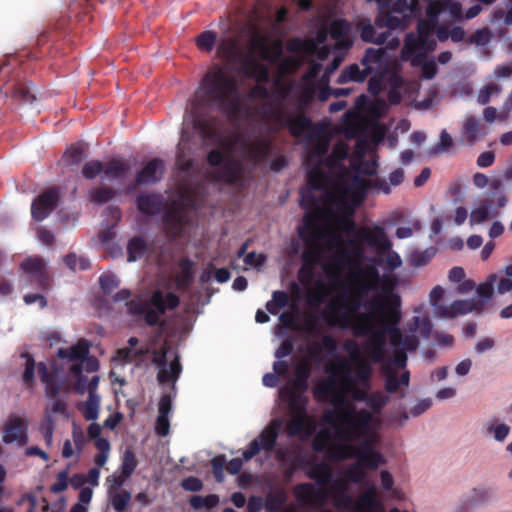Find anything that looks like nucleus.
Wrapping results in <instances>:
<instances>
[{"instance_id": "obj_1", "label": "nucleus", "mask_w": 512, "mask_h": 512, "mask_svg": "<svg viewBox=\"0 0 512 512\" xmlns=\"http://www.w3.org/2000/svg\"><path fill=\"white\" fill-rule=\"evenodd\" d=\"M401 297L392 288L384 289L381 301H371L368 307L371 312L360 313L356 321L350 323L349 316L344 313L333 324L340 328H351L354 336L365 337L362 348L373 363H381L386 359L387 336L390 343L400 349L403 334L399 328L402 319Z\"/></svg>"}, {"instance_id": "obj_2", "label": "nucleus", "mask_w": 512, "mask_h": 512, "mask_svg": "<svg viewBox=\"0 0 512 512\" xmlns=\"http://www.w3.org/2000/svg\"><path fill=\"white\" fill-rule=\"evenodd\" d=\"M194 125L201 134L209 139L216 137L213 125L207 116L217 110L228 117L240 110V94L237 81L225 68L214 65L206 72L199 88L189 104Z\"/></svg>"}, {"instance_id": "obj_3", "label": "nucleus", "mask_w": 512, "mask_h": 512, "mask_svg": "<svg viewBox=\"0 0 512 512\" xmlns=\"http://www.w3.org/2000/svg\"><path fill=\"white\" fill-rule=\"evenodd\" d=\"M336 410H328L323 415L326 424L335 425V435L338 440L351 444L353 441L373 439V414L371 411L356 406L348 401L345 395H337L333 401Z\"/></svg>"}, {"instance_id": "obj_4", "label": "nucleus", "mask_w": 512, "mask_h": 512, "mask_svg": "<svg viewBox=\"0 0 512 512\" xmlns=\"http://www.w3.org/2000/svg\"><path fill=\"white\" fill-rule=\"evenodd\" d=\"M296 466L302 468L310 466L306 475L308 478L316 481L322 487L318 488L312 483H300L293 488V494L296 500L304 505L314 509H322L328 499L329 491L325 488L326 485L332 482L333 469L326 462L312 463L310 460L298 458L295 461Z\"/></svg>"}, {"instance_id": "obj_5", "label": "nucleus", "mask_w": 512, "mask_h": 512, "mask_svg": "<svg viewBox=\"0 0 512 512\" xmlns=\"http://www.w3.org/2000/svg\"><path fill=\"white\" fill-rule=\"evenodd\" d=\"M300 205L303 209L308 210L303 218L304 227L298 230L299 237L306 245L302 259L305 263L315 265L321 258V247L317 242L319 238L317 222L321 211L319 200L311 190L301 192Z\"/></svg>"}, {"instance_id": "obj_6", "label": "nucleus", "mask_w": 512, "mask_h": 512, "mask_svg": "<svg viewBox=\"0 0 512 512\" xmlns=\"http://www.w3.org/2000/svg\"><path fill=\"white\" fill-rule=\"evenodd\" d=\"M25 358V367L22 374V382L27 389H33L35 386V369L37 368L39 378L45 385V394L48 398L54 399L52 404V412L64 413L66 411V403L59 399V393L62 390V384L58 380L57 368L53 366L50 370L46 363L39 362L36 364L34 358L29 353L21 354Z\"/></svg>"}, {"instance_id": "obj_7", "label": "nucleus", "mask_w": 512, "mask_h": 512, "mask_svg": "<svg viewBox=\"0 0 512 512\" xmlns=\"http://www.w3.org/2000/svg\"><path fill=\"white\" fill-rule=\"evenodd\" d=\"M0 91L5 96L10 95L19 103H33L35 94L31 91L23 71L19 67V58L11 55L0 64Z\"/></svg>"}, {"instance_id": "obj_8", "label": "nucleus", "mask_w": 512, "mask_h": 512, "mask_svg": "<svg viewBox=\"0 0 512 512\" xmlns=\"http://www.w3.org/2000/svg\"><path fill=\"white\" fill-rule=\"evenodd\" d=\"M329 457L331 460L343 461L350 458H357V462L363 467L375 470L382 463V455L373 447V439L361 441L358 447L352 444H339L332 446Z\"/></svg>"}, {"instance_id": "obj_9", "label": "nucleus", "mask_w": 512, "mask_h": 512, "mask_svg": "<svg viewBox=\"0 0 512 512\" xmlns=\"http://www.w3.org/2000/svg\"><path fill=\"white\" fill-rule=\"evenodd\" d=\"M251 51H258L259 57L270 64H278L281 74L294 71L297 67V61L294 57L287 56L282 58L283 43L280 39L268 43V38L259 33L254 34L250 39Z\"/></svg>"}, {"instance_id": "obj_10", "label": "nucleus", "mask_w": 512, "mask_h": 512, "mask_svg": "<svg viewBox=\"0 0 512 512\" xmlns=\"http://www.w3.org/2000/svg\"><path fill=\"white\" fill-rule=\"evenodd\" d=\"M226 153L220 148L212 149L207 154V163L211 167H219L211 173L213 179L217 182H225L233 185L241 180L243 167L240 162L228 159L224 161Z\"/></svg>"}, {"instance_id": "obj_11", "label": "nucleus", "mask_w": 512, "mask_h": 512, "mask_svg": "<svg viewBox=\"0 0 512 512\" xmlns=\"http://www.w3.org/2000/svg\"><path fill=\"white\" fill-rule=\"evenodd\" d=\"M272 118L280 127L288 128L293 137H301L313 130L312 120L303 113L293 116L284 108H277L272 112Z\"/></svg>"}, {"instance_id": "obj_12", "label": "nucleus", "mask_w": 512, "mask_h": 512, "mask_svg": "<svg viewBox=\"0 0 512 512\" xmlns=\"http://www.w3.org/2000/svg\"><path fill=\"white\" fill-rule=\"evenodd\" d=\"M368 293H364L360 290L359 287H357L353 293L350 296L341 295L338 300L340 301V308H344L346 311L345 313L349 316L350 323H353L358 318V315L356 313L359 311V309L362 307V299L365 295ZM330 313L328 315H325V319L328 322L330 326H338V324H332L334 323L338 317L344 312L339 313V308L336 307L334 304L329 305Z\"/></svg>"}, {"instance_id": "obj_13", "label": "nucleus", "mask_w": 512, "mask_h": 512, "mask_svg": "<svg viewBox=\"0 0 512 512\" xmlns=\"http://www.w3.org/2000/svg\"><path fill=\"white\" fill-rule=\"evenodd\" d=\"M326 371L330 374H341L344 379L341 381V389L343 392L351 393L353 400L357 402H366L369 395L367 386L359 388L354 380L348 375L350 372V366L347 360L338 359L336 363H330L327 366Z\"/></svg>"}, {"instance_id": "obj_14", "label": "nucleus", "mask_w": 512, "mask_h": 512, "mask_svg": "<svg viewBox=\"0 0 512 512\" xmlns=\"http://www.w3.org/2000/svg\"><path fill=\"white\" fill-rule=\"evenodd\" d=\"M90 345L86 340H80L77 344L69 348H59L57 351V357L67 362L81 363L86 361V371L91 373L95 372L99 368V363L96 358H89Z\"/></svg>"}, {"instance_id": "obj_15", "label": "nucleus", "mask_w": 512, "mask_h": 512, "mask_svg": "<svg viewBox=\"0 0 512 512\" xmlns=\"http://www.w3.org/2000/svg\"><path fill=\"white\" fill-rule=\"evenodd\" d=\"M355 237L369 246L377 250L379 255L385 254L392 248V243L386 235L385 229L379 225L371 228H361L355 232Z\"/></svg>"}, {"instance_id": "obj_16", "label": "nucleus", "mask_w": 512, "mask_h": 512, "mask_svg": "<svg viewBox=\"0 0 512 512\" xmlns=\"http://www.w3.org/2000/svg\"><path fill=\"white\" fill-rule=\"evenodd\" d=\"M59 189L50 187L39 194L32 202L31 215L36 221H42L57 207Z\"/></svg>"}, {"instance_id": "obj_17", "label": "nucleus", "mask_w": 512, "mask_h": 512, "mask_svg": "<svg viewBox=\"0 0 512 512\" xmlns=\"http://www.w3.org/2000/svg\"><path fill=\"white\" fill-rule=\"evenodd\" d=\"M22 270L29 276V281L42 290L49 286V276L46 265L40 257H29L21 263Z\"/></svg>"}, {"instance_id": "obj_18", "label": "nucleus", "mask_w": 512, "mask_h": 512, "mask_svg": "<svg viewBox=\"0 0 512 512\" xmlns=\"http://www.w3.org/2000/svg\"><path fill=\"white\" fill-rule=\"evenodd\" d=\"M27 423L20 417H11L3 428L2 440L5 444L16 442L19 446H24L28 442Z\"/></svg>"}, {"instance_id": "obj_19", "label": "nucleus", "mask_w": 512, "mask_h": 512, "mask_svg": "<svg viewBox=\"0 0 512 512\" xmlns=\"http://www.w3.org/2000/svg\"><path fill=\"white\" fill-rule=\"evenodd\" d=\"M347 248L338 251L332 261L334 268L340 270L344 267L350 266L353 259H361L364 252V243L358 238L350 239L347 241Z\"/></svg>"}, {"instance_id": "obj_20", "label": "nucleus", "mask_w": 512, "mask_h": 512, "mask_svg": "<svg viewBox=\"0 0 512 512\" xmlns=\"http://www.w3.org/2000/svg\"><path fill=\"white\" fill-rule=\"evenodd\" d=\"M367 2H376L379 8V14L375 19V25L378 29L387 28L386 31L394 29H404L406 27L405 17L392 15L387 8L391 0H366Z\"/></svg>"}, {"instance_id": "obj_21", "label": "nucleus", "mask_w": 512, "mask_h": 512, "mask_svg": "<svg viewBox=\"0 0 512 512\" xmlns=\"http://www.w3.org/2000/svg\"><path fill=\"white\" fill-rule=\"evenodd\" d=\"M483 309L484 302L482 300H456L450 306L439 307V316L443 318H454L472 311L482 312Z\"/></svg>"}, {"instance_id": "obj_22", "label": "nucleus", "mask_w": 512, "mask_h": 512, "mask_svg": "<svg viewBox=\"0 0 512 512\" xmlns=\"http://www.w3.org/2000/svg\"><path fill=\"white\" fill-rule=\"evenodd\" d=\"M165 165L160 158H154L147 162L137 173L135 182L138 185H149L159 182L164 174Z\"/></svg>"}, {"instance_id": "obj_23", "label": "nucleus", "mask_w": 512, "mask_h": 512, "mask_svg": "<svg viewBox=\"0 0 512 512\" xmlns=\"http://www.w3.org/2000/svg\"><path fill=\"white\" fill-rule=\"evenodd\" d=\"M241 71L259 83H267L270 79L269 68L255 59L251 53L241 58Z\"/></svg>"}, {"instance_id": "obj_24", "label": "nucleus", "mask_w": 512, "mask_h": 512, "mask_svg": "<svg viewBox=\"0 0 512 512\" xmlns=\"http://www.w3.org/2000/svg\"><path fill=\"white\" fill-rule=\"evenodd\" d=\"M354 279L357 287L364 293H369L371 290L375 289L381 280L376 263L365 265L360 269L358 274L354 275Z\"/></svg>"}, {"instance_id": "obj_25", "label": "nucleus", "mask_w": 512, "mask_h": 512, "mask_svg": "<svg viewBox=\"0 0 512 512\" xmlns=\"http://www.w3.org/2000/svg\"><path fill=\"white\" fill-rule=\"evenodd\" d=\"M126 306L128 307V311L132 316H142L148 326L154 327L158 324L163 326V323H160L157 312L150 307L149 302L141 300H129L126 302Z\"/></svg>"}, {"instance_id": "obj_26", "label": "nucleus", "mask_w": 512, "mask_h": 512, "mask_svg": "<svg viewBox=\"0 0 512 512\" xmlns=\"http://www.w3.org/2000/svg\"><path fill=\"white\" fill-rule=\"evenodd\" d=\"M304 393L285 387L280 390V397L287 401L288 408L293 415H307L308 398Z\"/></svg>"}, {"instance_id": "obj_27", "label": "nucleus", "mask_w": 512, "mask_h": 512, "mask_svg": "<svg viewBox=\"0 0 512 512\" xmlns=\"http://www.w3.org/2000/svg\"><path fill=\"white\" fill-rule=\"evenodd\" d=\"M180 299L173 293L168 292L164 295L161 291H155L149 301L150 307L157 312L158 317L166 313V311L173 310L179 306Z\"/></svg>"}, {"instance_id": "obj_28", "label": "nucleus", "mask_w": 512, "mask_h": 512, "mask_svg": "<svg viewBox=\"0 0 512 512\" xmlns=\"http://www.w3.org/2000/svg\"><path fill=\"white\" fill-rule=\"evenodd\" d=\"M357 28L360 31L361 39L367 43L382 45L391 36L390 31L377 33L376 25H373L369 19L360 20L357 24Z\"/></svg>"}, {"instance_id": "obj_29", "label": "nucleus", "mask_w": 512, "mask_h": 512, "mask_svg": "<svg viewBox=\"0 0 512 512\" xmlns=\"http://www.w3.org/2000/svg\"><path fill=\"white\" fill-rule=\"evenodd\" d=\"M314 143L308 148L307 160L311 164H323L330 147V139L326 136L315 135Z\"/></svg>"}, {"instance_id": "obj_30", "label": "nucleus", "mask_w": 512, "mask_h": 512, "mask_svg": "<svg viewBox=\"0 0 512 512\" xmlns=\"http://www.w3.org/2000/svg\"><path fill=\"white\" fill-rule=\"evenodd\" d=\"M138 210L148 216L160 213L163 208L162 196L155 193L141 194L136 199Z\"/></svg>"}, {"instance_id": "obj_31", "label": "nucleus", "mask_w": 512, "mask_h": 512, "mask_svg": "<svg viewBox=\"0 0 512 512\" xmlns=\"http://www.w3.org/2000/svg\"><path fill=\"white\" fill-rule=\"evenodd\" d=\"M281 428V422L277 419L272 420L268 426H266L256 439H259L260 445L263 450L273 451Z\"/></svg>"}, {"instance_id": "obj_32", "label": "nucleus", "mask_w": 512, "mask_h": 512, "mask_svg": "<svg viewBox=\"0 0 512 512\" xmlns=\"http://www.w3.org/2000/svg\"><path fill=\"white\" fill-rule=\"evenodd\" d=\"M272 151V142L269 139H259L248 145V157L255 164L264 162Z\"/></svg>"}, {"instance_id": "obj_33", "label": "nucleus", "mask_w": 512, "mask_h": 512, "mask_svg": "<svg viewBox=\"0 0 512 512\" xmlns=\"http://www.w3.org/2000/svg\"><path fill=\"white\" fill-rule=\"evenodd\" d=\"M372 70V67L364 66L363 69H360L357 64H351L342 70L337 83L363 82L372 73Z\"/></svg>"}, {"instance_id": "obj_34", "label": "nucleus", "mask_w": 512, "mask_h": 512, "mask_svg": "<svg viewBox=\"0 0 512 512\" xmlns=\"http://www.w3.org/2000/svg\"><path fill=\"white\" fill-rule=\"evenodd\" d=\"M491 497L492 490L490 488H474L472 489L471 494L463 501L459 508V512H469V509H473L490 501Z\"/></svg>"}, {"instance_id": "obj_35", "label": "nucleus", "mask_w": 512, "mask_h": 512, "mask_svg": "<svg viewBox=\"0 0 512 512\" xmlns=\"http://www.w3.org/2000/svg\"><path fill=\"white\" fill-rule=\"evenodd\" d=\"M337 395H344V393L338 391L336 381L332 377L320 382L313 389V396L316 400L322 401L330 398L332 405Z\"/></svg>"}, {"instance_id": "obj_36", "label": "nucleus", "mask_w": 512, "mask_h": 512, "mask_svg": "<svg viewBox=\"0 0 512 512\" xmlns=\"http://www.w3.org/2000/svg\"><path fill=\"white\" fill-rule=\"evenodd\" d=\"M193 265L194 263L188 257H182L179 260L178 266L180 272L176 275L175 279L178 289L185 290L191 286L194 279Z\"/></svg>"}, {"instance_id": "obj_37", "label": "nucleus", "mask_w": 512, "mask_h": 512, "mask_svg": "<svg viewBox=\"0 0 512 512\" xmlns=\"http://www.w3.org/2000/svg\"><path fill=\"white\" fill-rule=\"evenodd\" d=\"M286 502V490L283 487H277L266 494L264 508L267 512H280Z\"/></svg>"}, {"instance_id": "obj_38", "label": "nucleus", "mask_w": 512, "mask_h": 512, "mask_svg": "<svg viewBox=\"0 0 512 512\" xmlns=\"http://www.w3.org/2000/svg\"><path fill=\"white\" fill-rule=\"evenodd\" d=\"M349 152V146L344 141H338L334 144L332 151L324 160V166L329 169H334L340 166L341 162L344 161Z\"/></svg>"}, {"instance_id": "obj_39", "label": "nucleus", "mask_w": 512, "mask_h": 512, "mask_svg": "<svg viewBox=\"0 0 512 512\" xmlns=\"http://www.w3.org/2000/svg\"><path fill=\"white\" fill-rule=\"evenodd\" d=\"M311 376V365L308 362L298 364L295 368V379L292 384L285 388L306 392L308 389V380Z\"/></svg>"}, {"instance_id": "obj_40", "label": "nucleus", "mask_w": 512, "mask_h": 512, "mask_svg": "<svg viewBox=\"0 0 512 512\" xmlns=\"http://www.w3.org/2000/svg\"><path fill=\"white\" fill-rule=\"evenodd\" d=\"M169 347L165 344L159 350H152V363L158 368L157 379L159 383L163 384L167 382V353Z\"/></svg>"}, {"instance_id": "obj_41", "label": "nucleus", "mask_w": 512, "mask_h": 512, "mask_svg": "<svg viewBox=\"0 0 512 512\" xmlns=\"http://www.w3.org/2000/svg\"><path fill=\"white\" fill-rule=\"evenodd\" d=\"M129 170V163L119 159H113L107 162L105 166L103 165L105 177L111 180L123 178Z\"/></svg>"}, {"instance_id": "obj_42", "label": "nucleus", "mask_w": 512, "mask_h": 512, "mask_svg": "<svg viewBox=\"0 0 512 512\" xmlns=\"http://www.w3.org/2000/svg\"><path fill=\"white\" fill-rule=\"evenodd\" d=\"M490 196L487 199L489 204H495L498 208H503L508 203L506 188L501 179H494L490 183Z\"/></svg>"}, {"instance_id": "obj_43", "label": "nucleus", "mask_w": 512, "mask_h": 512, "mask_svg": "<svg viewBox=\"0 0 512 512\" xmlns=\"http://www.w3.org/2000/svg\"><path fill=\"white\" fill-rule=\"evenodd\" d=\"M313 168L308 173V184L311 189L323 190L327 187L329 176L322 169L323 164H313Z\"/></svg>"}, {"instance_id": "obj_44", "label": "nucleus", "mask_w": 512, "mask_h": 512, "mask_svg": "<svg viewBox=\"0 0 512 512\" xmlns=\"http://www.w3.org/2000/svg\"><path fill=\"white\" fill-rule=\"evenodd\" d=\"M417 31H418V38L420 39V42L424 46V51H431L435 48L436 42L432 38L434 26L426 21V20H420L417 25Z\"/></svg>"}, {"instance_id": "obj_45", "label": "nucleus", "mask_w": 512, "mask_h": 512, "mask_svg": "<svg viewBox=\"0 0 512 512\" xmlns=\"http://www.w3.org/2000/svg\"><path fill=\"white\" fill-rule=\"evenodd\" d=\"M325 196L327 197L328 202L331 205L335 206L339 211L344 213L345 216L353 215L354 208L349 202L347 191H342L337 195L326 192Z\"/></svg>"}, {"instance_id": "obj_46", "label": "nucleus", "mask_w": 512, "mask_h": 512, "mask_svg": "<svg viewBox=\"0 0 512 512\" xmlns=\"http://www.w3.org/2000/svg\"><path fill=\"white\" fill-rule=\"evenodd\" d=\"M355 363L354 375L355 378L361 382L367 388H370V379L373 373V368L371 363H373L369 358L367 359H358Z\"/></svg>"}, {"instance_id": "obj_47", "label": "nucleus", "mask_w": 512, "mask_h": 512, "mask_svg": "<svg viewBox=\"0 0 512 512\" xmlns=\"http://www.w3.org/2000/svg\"><path fill=\"white\" fill-rule=\"evenodd\" d=\"M378 504V494L375 487L367 489L355 504L354 509L357 512H369L374 506Z\"/></svg>"}, {"instance_id": "obj_48", "label": "nucleus", "mask_w": 512, "mask_h": 512, "mask_svg": "<svg viewBox=\"0 0 512 512\" xmlns=\"http://www.w3.org/2000/svg\"><path fill=\"white\" fill-rule=\"evenodd\" d=\"M147 251V244L142 237L135 236L127 244V261L134 262L143 257Z\"/></svg>"}, {"instance_id": "obj_49", "label": "nucleus", "mask_w": 512, "mask_h": 512, "mask_svg": "<svg viewBox=\"0 0 512 512\" xmlns=\"http://www.w3.org/2000/svg\"><path fill=\"white\" fill-rule=\"evenodd\" d=\"M290 305L289 295L281 290H276L272 293V300L266 303V309L272 315H276L280 309Z\"/></svg>"}, {"instance_id": "obj_50", "label": "nucleus", "mask_w": 512, "mask_h": 512, "mask_svg": "<svg viewBox=\"0 0 512 512\" xmlns=\"http://www.w3.org/2000/svg\"><path fill=\"white\" fill-rule=\"evenodd\" d=\"M479 126L480 122L474 116L467 117L464 122L462 135L464 136L465 140L471 145H473L479 138Z\"/></svg>"}, {"instance_id": "obj_51", "label": "nucleus", "mask_w": 512, "mask_h": 512, "mask_svg": "<svg viewBox=\"0 0 512 512\" xmlns=\"http://www.w3.org/2000/svg\"><path fill=\"white\" fill-rule=\"evenodd\" d=\"M85 157V147L81 143L72 144L64 153L63 161L66 165H78Z\"/></svg>"}, {"instance_id": "obj_52", "label": "nucleus", "mask_w": 512, "mask_h": 512, "mask_svg": "<svg viewBox=\"0 0 512 512\" xmlns=\"http://www.w3.org/2000/svg\"><path fill=\"white\" fill-rule=\"evenodd\" d=\"M331 437L327 430H320L314 437L312 441V449L316 453H323L327 451V457H329L330 449L332 445H330ZM336 444H333L335 446Z\"/></svg>"}, {"instance_id": "obj_53", "label": "nucleus", "mask_w": 512, "mask_h": 512, "mask_svg": "<svg viewBox=\"0 0 512 512\" xmlns=\"http://www.w3.org/2000/svg\"><path fill=\"white\" fill-rule=\"evenodd\" d=\"M350 31V24L345 19H335L333 20L328 27V32L330 36L340 42L342 41Z\"/></svg>"}, {"instance_id": "obj_54", "label": "nucleus", "mask_w": 512, "mask_h": 512, "mask_svg": "<svg viewBox=\"0 0 512 512\" xmlns=\"http://www.w3.org/2000/svg\"><path fill=\"white\" fill-rule=\"evenodd\" d=\"M100 397L97 394L88 395V398L81 410L84 418L95 421L99 416Z\"/></svg>"}, {"instance_id": "obj_55", "label": "nucleus", "mask_w": 512, "mask_h": 512, "mask_svg": "<svg viewBox=\"0 0 512 512\" xmlns=\"http://www.w3.org/2000/svg\"><path fill=\"white\" fill-rule=\"evenodd\" d=\"M189 503L195 510L212 509L219 503V497L216 494L207 496L194 495L190 498Z\"/></svg>"}, {"instance_id": "obj_56", "label": "nucleus", "mask_w": 512, "mask_h": 512, "mask_svg": "<svg viewBox=\"0 0 512 512\" xmlns=\"http://www.w3.org/2000/svg\"><path fill=\"white\" fill-rule=\"evenodd\" d=\"M323 350L329 354H332L337 350V342L333 336H331V335L323 336L320 343H315L310 348V355L312 357H316Z\"/></svg>"}, {"instance_id": "obj_57", "label": "nucleus", "mask_w": 512, "mask_h": 512, "mask_svg": "<svg viewBox=\"0 0 512 512\" xmlns=\"http://www.w3.org/2000/svg\"><path fill=\"white\" fill-rule=\"evenodd\" d=\"M387 255L385 257H381L374 259V262L378 265L384 267L387 271H394L402 265V259L399 254L391 249L386 252Z\"/></svg>"}, {"instance_id": "obj_58", "label": "nucleus", "mask_w": 512, "mask_h": 512, "mask_svg": "<svg viewBox=\"0 0 512 512\" xmlns=\"http://www.w3.org/2000/svg\"><path fill=\"white\" fill-rule=\"evenodd\" d=\"M115 194L116 192L114 189L101 186L89 192V199L95 204L102 205L113 199Z\"/></svg>"}, {"instance_id": "obj_59", "label": "nucleus", "mask_w": 512, "mask_h": 512, "mask_svg": "<svg viewBox=\"0 0 512 512\" xmlns=\"http://www.w3.org/2000/svg\"><path fill=\"white\" fill-rule=\"evenodd\" d=\"M65 265L72 271L87 270L91 264L88 258L84 256H77L75 253H69L64 257Z\"/></svg>"}, {"instance_id": "obj_60", "label": "nucleus", "mask_w": 512, "mask_h": 512, "mask_svg": "<svg viewBox=\"0 0 512 512\" xmlns=\"http://www.w3.org/2000/svg\"><path fill=\"white\" fill-rule=\"evenodd\" d=\"M176 166L180 172L190 173L194 167V160L189 157L182 144L177 146Z\"/></svg>"}, {"instance_id": "obj_61", "label": "nucleus", "mask_w": 512, "mask_h": 512, "mask_svg": "<svg viewBox=\"0 0 512 512\" xmlns=\"http://www.w3.org/2000/svg\"><path fill=\"white\" fill-rule=\"evenodd\" d=\"M487 433L493 435L497 441H504L510 432V427L504 423L498 424L497 419L491 420L487 424Z\"/></svg>"}, {"instance_id": "obj_62", "label": "nucleus", "mask_w": 512, "mask_h": 512, "mask_svg": "<svg viewBox=\"0 0 512 512\" xmlns=\"http://www.w3.org/2000/svg\"><path fill=\"white\" fill-rule=\"evenodd\" d=\"M307 421V415H294V418L291 419L286 426L288 436L294 437L300 435L304 431Z\"/></svg>"}, {"instance_id": "obj_63", "label": "nucleus", "mask_w": 512, "mask_h": 512, "mask_svg": "<svg viewBox=\"0 0 512 512\" xmlns=\"http://www.w3.org/2000/svg\"><path fill=\"white\" fill-rule=\"evenodd\" d=\"M421 52L425 51L423 44L420 42V39L413 34H408L404 41L403 53L414 56L420 54Z\"/></svg>"}, {"instance_id": "obj_64", "label": "nucleus", "mask_w": 512, "mask_h": 512, "mask_svg": "<svg viewBox=\"0 0 512 512\" xmlns=\"http://www.w3.org/2000/svg\"><path fill=\"white\" fill-rule=\"evenodd\" d=\"M131 500V493L126 490L114 493L111 496V504L116 512H125Z\"/></svg>"}]
</instances>
